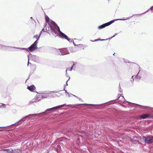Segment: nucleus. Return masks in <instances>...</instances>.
I'll use <instances>...</instances> for the list:
<instances>
[{
  "label": "nucleus",
  "instance_id": "1",
  "mask_svg": "<svg viewBox=\"0 0 153 153\" xmlns=\"http://www.w3.org/2000/svg\"><path fill=\"white\" fill-rule=\"evenodd\" d=\"M130 17H128L125 19H117L115 20H113L108 23H107L98 26V28L99 29H101L102 28H103L105 27L106 26H108L110 25L111 24L113 23L115 21H117V20H126L127 19H129L130 18Z\"/></svg>",
  "mask_w": 153,
  "mask_h": 153
},
{
  "label": "nucleus",
  "instance_id": "2",
  "mask_svg": "<svg viewBox=\"0 0 153 153\" xmlns=\"http://www.w3.org/2000/svg\"><path fill=\"white\" fill-rule=\"evenodd\" d=\"M56 29H58V30L59 32V36L61 37H62V38H65L69 42H70V39H68L67 36L66 35L62 33L60 31L59 27L57 26H56Z\"/></svg>",
  "mask_w": 153,
  "mask_h": 153
},
{
  "label": "nucleus",
  "instance_id": "3",
  "mask_svg": "<svg viewBox=\"0 0 153 153\" xmlns=\"http://www.w3.org/2000/svg\"><path fill=\"white\" fill-rule=\"evenodd\" d=\"M38 41L36 40L35 42L29 47V51H32L35 50H36L37 47V45L38 43Z\"/></svg>",
  "mask_w": 153,
  "mask_h": 153
},
{
  "label": "nucleus",
  "instance_id": "4",
  "mask_svg": "<svg viewBox=\"0 0 153 153\" xmlns=\"http://www.w3.org/2000/svg\"><path fill=\"white\" fill-rule=\"evenodd\" d=\"M144 138L145 139V141L146 143H149L153 142V137L152 136L144 137Z\"/></svg>",
  "mask_w": 153,
  "mask_h": 153
},
{
  "label": "nucleus",
  "instance_id": "5",
  "mask_svg": "<svg viewBox=\"0 0 153 153\" xmlns=\"http://www.w3.org/2000/svg\"><path fill=\"white\" fill-rule=\"evenodd\" d=\"M58 51L60 52L61 53V54L62 55L69 53L68 51L66 48L58 49Z\"/></svg>",
  "mask_w": 153,
  "mask_h": 153
},
{
  "label": "nucleus",
  "instance_id": "6",
  "mask_svg": "<svg viewBox=\"0 0 153 153\" xmlns=\"http://www.w3.org/2000/svg\"><path fill=\"white\" fill-rule=\"evenodd\" d=\"M42 95L38 94L33 99L35 100V101L36 102H37L42 99Z\"/></svg>",
  "mask_w": 153,
  "mask_h": 153
},
{
  "label": "nucleus",
  "instance_id": "7",
  "mask_svg": "<svg viewBox=\"0 0 153 153\" xmlns=\"http://www.w3.org/2000/svg\"><path fill=\"white\" fill-rule=\"evenodd\" d=\"M65 105V104H63V105H59L58 106H57L56 107H54L53 108H51L48 109L46 110V111H50L51 110H54L55 109H57L60 108H61L62 107H63Z\"/></svg>",
  "mask_w": 153,
  "mask_h": 153
},
{
  "label": "nucleus",
  "instance_id": "8",
  "mask_svg": "<svg viewBox=\"0 0 153 153\" xmlns=\"http://www.w3.org/2000/svg\"><path fill=\"white\" fill-rule=\"evenodd\" d=\"M13 48L10 46H5L4 45H1L0 44V48L3 50H7V49H10L11 48Z\"/></svg>",
  "mask_w": 153,
  "mask_h": 153
},
{
  "label": "nucleus",
  "instance_id": "9",
  "mask_svg": "<svg viewBox=\"0 0 153 153\" xmlns=\"http://www.w3.org/2000/svg\"><path fill=\"white\" fill-rule=\"evenodd\" d=\"M27 88L30 91H33L35 89V87L34 85H32L27 87Z\"/></svg>",
  "mask_w": 153,
  "mask_h": 153
},
{
  "label": "nucleus",
  "instance_id": "10",
  "mask_svg": "<svg viewBox=\"0 0 153 153\" xmlns=\"http://www.w3.org/2000/svg\"><path fill=\"white\" fill-rule=\"evenodd\" d=\"M49 93H47V94H39V95H41L42 96V99L43 98H47L48 97H49Z\"/></svg>",
  "mask_w": 153,
  "mask_h": 153
},
{
  "label": "nucleus",
  "instance_id": "11",
  "mask_svg": "<svg viewBox=\"0 0 153 153\" xmlns=\"http://www.w3.org/2000/svg\"><path fill=\"white\" fill-rule=\"evenodd\" d=\"M12 152H13V153H21V150L19 149H16L15 150H12Z\"/></svg>",
  "mask_w": 153,
  "mask_h": 153
},
{
  "label": "nucleus",
  "instance_id": "12",
  "mask_svg": "<svg viewBox=\"0 0 153 153\" xmlns=\"http://www.w3.org/2000/svg\"><path fill=\"white\" fill-rule=\"evenodd\" d=\"M149 114H145L142 115L140 116V118L143 119H145L149 116Z\"/></svg>",
  "mask_w": 153,
  "mask_h": 153
},
{
  "label": "nucleus",
  "instance_id": "13",
  "mask_svg": "<svg viewBox=\"0 0 153 153\" xmlns=\"http://www.w3.org/2000/svg\"><path fill=\"white\" fill-rule=\"evenodd\" d=\"M2 151H6L7 152L9 153H11L12 152V150H10L8 149H4L3 150H2Z\"/></svg>",
  "mask_w": 153,
  "mask_h": 153
},
{
  "label": "nucleus",
  "instance_id": "14",
  "mask_svg": "<svg viewBox=\"0 0 153 153\" xmlns=\"http://www.w3.org/2000/svg\"><path fill=\"white\" fill-rule=\"evenodd\" d=\"M35 100V99H33L31 101L29 102L28 104L29 105H31L33 103L36 102Z\"/></svg>",
  "mask_w": 153,
  "mask_h": 153
},
{
  "label": "nucleus",
  "instance_id": "15",
  "mask_svg": "<svg viewBox=\"0 0 153 153\" xmlns=\"http://www.w3.org/2000/svg\"><path fill=\"white\" fill-rule=\"evenodd\" d=\"M37 114H31V115H29V116H30V115H31V116H34L36 115H37ZM28 116H26L25 117V118H23L22 119H21V120H23V121H25V118H26V117H27Z\"/></svg>",
  "mask_w": 153,
  "mask_h": 153
},
{
  "label": "nucleus",
  "instance_id": "16",
  "mask_svg": "<svg viewBox=\"0 0 153 153\" xmlns=\"http://www.w3.org/2000/svg\"><path fill=\"white\" fill-rule=\"evenodd\" d=\"M39 37H40V36H34V38H36L37 39V40H38L39 38Z\"/></svg>",
  "mask_w": 153,
  "mask_h": 153
},
{
  "label": "nucleus",
  "instance_id": "17",
  "mask_svg": "<svg viewBox=\"0 0 153 153\" xmlns=\"http://www.w3.org/2000/svg\"><path fill=\"white\" fill-rule=\"evenodd\" d=\"M136 77L137 79H140L141 78V77H140V76H138V74H137L136 75Z\"/></svg>",
  "mask_w": 153,
  "mask_h": 153
},
{
  "label": "nucleus",
  "instance_id": "18",
  "mask_svg": "<svg viewBox=\"0 0 153 153\" xmlns=\"http://www.w3.org/2000/svg\"><path fill=\"white\" fill-rule=\"evenodd\" d=\"M76 64V63H74L73 65V66L71 67V70H70V71H71L72 69H73L74 67L75 66V65Z\"/></svg>",
  "mask_w": 153,
  "mask_h": 153
},
{
  "label": "nucleus",
  "instance_id": "19",
  "mask_svg": "<svg viewBox=\"0 0 153 153\" xmlns=\"http://www.w3.org/2000/svg\"><path fill=\"white\" fill-rule=\"evenodd\" d=\"M73 43H74V45H75V46H79L80 47H82L83 46V45L82 44H79V45H76L74 44V42H73Z\"/></svg>",
  "mask_w": 153,
  "mask_h": 153
},
{
  "label": "nucleus",
  "instance_id": "20",
  "mask_svg": "<svg viewBox=\"0 0 153 153\" xmlns=\"http://www.w3.org/2000/svg\"><path fill=\"white\" fill-rule=\"evenodd\" d=\"M52 31L53 32L55 33H56V31L54 29L52 28Z\"/></svg>",
  "mask_w": 153,
  "mask_h": 153
},
{
  "label": "nucleus",
  "instance_id": "21",
  "mask_svg": "<svg viewBox=\"0 0 153 153\" xmlns=\"http://www.w3.org/2000/svg\"><path fill=\"white\" fill-rule=\"evenodd\" d=\"M46 19L47 21H48L49 19V18L48 16L46 17Z\"/></svg>",
  "mask_w": 153,
  "mask_h": 153
},
{
  "label": "nucleus",
  "instance_id": "22",
  "mask_svg": "<svg viewBox=\"0 0 153 153\" xmlns=\"http://www.w3.org/2000/svg\"><path fill=\"white\" fill-rule=\"evenodd\" d=\"M150 10H151L152 11L153 10V6L150 9Z\"/></svg>",
  "mask_w": 153,
  "mask_h": 153
},
{
  "label": "nucleus",
  "instance_id": "23",
  "mask_svg": "<svg viewBox=\"0 0 153 153\" xmlns=\"http://www.w3.org/2000/svg\"><path fill=\"white\" fill-rule=\"evenodd\" d=\"M117 34V33H115V34L114 35V36L113 37H112V38L113 37H114V36H115Z\"/></svg>",
  "mask_w": 153,
  "mask_h": 153
},
{
  "label": "nucleus",
  "instance_id": "24",
  "mask_svg": "<svg viewBox=\"0 0 153 153\" xmlns=\"http://www.w3.org/2000/svg\"><path fill=\"white\" fill-rule=\"evenodd\" d=\"M28 60H29V56H28ZM29 61H28V64H27V65L28 66V65H29Z\"/></svg>",
  "mask_w": 153,
  "mask_h": 153
},
{
  "label": "nucleus",
  "instance_id": "25",
  "mask_svg": "<svg viewBox=\"0 0 153 153\" xmlns=\"http://www.w3.org/2000/svg\"><path fill=\"white\" fill-rule=\"evenodd\" d=\"M98 40V39H96L94 41H98V40Z\"/></svg>",
  "mask_w": 153,
  "mask_h": 153
},
{
  "label": "nucleus",
  "instance_id": "26",
  "mask_svg": "<svg viewBox=\"0 0 153 153\" xmlns=\"http://www.w3.org/2000/svg\"><path fill=\"white\" fill-rule=\"evenodd\" d=\"M4 131L3 130H2V129H0V131Z\"/></svg>",
  "mask_w": 153,
  "mask_h": 153
},
{
  "label": "nucleus",
  "instance_id": "27",
  "mask_svg": "<svg viewBox=\"0 0 153 153\" xmlns=\"http://www.w3.org/2000/svg\"><path fill=\"white\" fill-rule=\"evenodd\" d=\"M52 92L53 93H55V92H55V91H52Z\"/></svg>",
  "mask_w": 153,
  "mask_h": 153
},
{
  "label": "nucleus",
  "instance_id": "28",
  "mask_svg": "<svg viewBox=\"0 0 153 153\" xmlns=\"http://www.w3.org/2000/svg\"><path fill=\"white\" fill-rule=\"evenodd\" d=\"M68 80L66 82V84H67V85H68L67 84V82H68Z\"/></svg>",
  "mask_w": 153,
  "mask_h": 153
},
{
  "label": "nucleus",
  "instance_id": "29",
  "mask_svg": "<svg viewBox=\"0 0 153 153\" xmlns=\"http://www.w3.org/2000/svg\"><path fill=\"white\" fill-rule=\"evenodd\" d=\"M68 69H67V70H66V72H67V71H68Z\"/></svg>",
  "mask_w": 153,
  "mask_h": 153
},
{
  "label": "nucleus",
  "instance_id": "30",
  "mask_svg": "<svg viewBox=\"0 0 153 153\" xmlns=\"http://www.w3.org/2000/svg\"><path fill=\"white\" fill-rule=\"evenodd\" d=\"M36 57V56H33V57Z\"/></svg>",
  "mask_w": 153,
  "mask_h": 153
},
{
  "label": "nucleus",
  "instance_id": "31",
  "mask_svg": "<svg viewBox=\"0 0 153 153\" xmlns=\"http://www.w3.org/2000/svg\"><path fill=\"white\" fill-rule=\"evenodd\" d=\"M133 76H132V79L134 80V79H133Z\"/></svg>",
  "mask_w": 153,
  "mask_h": 153
},
{
  "label": "nucleus",
  "instance_id": "32",
  "mask_svg": "<svg viewBox=\"0 0 153 153\" xmlns=\"http://www.w3.org/2000/svg\"><path fill=\"white\" fill-rule=\"evenodd\" d=\"M73 95L75 97H76V96H75V95Z\"/></svg>",
  "mask_w": 153,
  "mask_h": 153
},
{
  "label": "nucleus",
  "instance_id": "33",
  "mask_svg": "<svg viewBox=\"0 0 153 153\" xmlns=\"http://www.w3.org/2000/svg\"><path fill=\"white\" fill-rule=\"evenodd\" d=\"M100 40H105V39H102V40L100 39Z\"/></svg>",
  "mask_w": 153,
  "mask_h": 153
},
{
  "label": "nucleus",
  "instance_id": "34",
  "mask_svg": "<svg viewBox=\"0 0 153 153\" xmlns=\"http://www.w3.org/2000/svg\"><path fill=\"white\" fill-rule=\"evenodd\" d=\"M121 90H122V89L120 90V92H121V91H122Z\"/></svg>",
  "mask_w": 153,
  "mask_h": 153
},
{
  "label": "nucleus",
  "instance_id": "35",
  "mask_svg": "<svg viewBox=\"0 0 153 153\" xmlns=\"http://www.w3.org/2000/svg\"><path fill=\"white\" fill-rule=\"evenodd\" d=\"M22 49H23V50H25V48H22Z\"/></svg>",
  "mask_w": 153,
  "mask_h": 153
},
{
  "label": "nucleus",
  "instance_id": "36",
  "mask_svg": "<svg viewBox=\"0 0 153 153\" xmlns=\"http://www.w3.org/2000/svg\"><path fill=\"white\" fill-rule=\"evenodd\" d=\"M30 18H31V19H32V17H30Z\"/></svg>",
  "mask_w": 153,
  "mask_h": 153
},
{
  "label": "nucleus",
  "instance_id": "37",
  "mask_svg": "<svg viewBox=\"0 0 153 153\" xmlns=\"http://www.w3.org/2000/svg\"><path fill=\"white\" fill-rule=\"evenodd\" d=\"M65 92H66V93H67V91H66V90H65Z\"/></svg>",
  "mask_w": 153,
  "mask_h": 153
},
{
  "label": "nucleus",
  "instance_id": "38",
  "mask_svg": "<svg viewBox=\"0 0 153 153\" xmlns=\"http://www.w3.org/2000/svg\"><path fill=\"white\" fill-rule=\"evenodd\" d=\"M115 53H114V54H113V55H114V54H115Z\"/></svg>",
  "mask_w": 153,
  "mask_h": 153
}]
</instances>
